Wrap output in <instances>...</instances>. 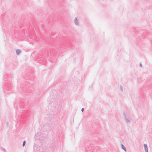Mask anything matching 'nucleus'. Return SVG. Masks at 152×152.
Masks as SVG:
<instances>
[{
	"label": "nucleus",
	"instance_id": "1",
	"mask_svg": "<svg viewBox=\"0 0 152 152\" xmlns=\"http://www.w3.org/2000/svg\"><path fill=\"white\" fill-rule=\"evenodd\" d=\"M24 85H22L21 86V88L23 91V92H26L27 93L30 92V90H31V86L30 84L27 83L25 87L23 86Z\"/></svg>",
	"mask_w": 152,
	"mask_h": 152
},
{
	"label": "nucleus",
	"instance_id": "2",
	"mask_svg": "<svg viewBox=\"0 0 152 152\" xmlns=\"http://www.w3.org/2000/svg\"><path fill=\"white\" fill-rule=\"evenodd\" d=\"M4 86H5V88L7 89H9L11 88V84H9L8 83H7L6 82L4 83Z\"/></svg>",
	"mask_w": 152,
	"mask_h": 152
},
{
	"label": "nucleus",
	"instance_id": "3",
	"mask_svg": "<svg viewBox=\"0 0 152 152\" xmlns=\"http://www.w3.org/2000/svg\"><path fill=\"white\" fill-rule=\"evenodd\" d=\"M144 148L145 151V152H148V149L147 147V145L146 144H144Z\"/></svg>",
	"mask_w": 152,
	"mask_h": 152
},
{
	"label": "nucleus",
	"instance_id": "4",
	"mask_svg": "<svg viewBox=\"0 0 152 152\" xmlns=\"http://www.w3.org/2000/svg\"><path fill=\"white\" fill-rule=\"evenodd\" d=\"M121 147L122 149L124 150L125 152L126 151V148L125 147L124 145L122 144H121Z\"/></svg>",
	"mask_w": 152,
	"mask_h": 152
},
{
	"label": "nucleus",
	"instance_id": "5",
	"mask_svg": "<svg viewBox=\"0 0 152 152\" xmlns=\"http://www.w3.org/2000/svg\"><path fill=\"white\" fill-rule=\"evenodd\" d=\"M74 22H75V24L76 25H77V26H79V24L77 22V18L76 17H75V20H74Z\"/></svg>",
	"mask_w": 152,
	"mask_h": 152
},
{
	"label": "nucleus",
	"instance_id": "6",
	"mask_svg": "<svg viewBox=\"0 0 152 152\" xmlns=\"http://www.w3.org/2000/svg\"><path fill=\"white\" fill-rule=\"evenodd\" d=\"M125 120L127 124H129L130 123V120L129 118H127L126 117V118H125Z\"/></svg>",
	"mask_w": 152,
	"mask_h": 152
},
{
	"label": "nucleus",
	"instance_id": "7",
	"mask_svg": "<svg viewBox=\"0 0 152 152\" xmlns=\"http://www.w3.org/2000/svg\"><path fill=\"white\" fill-rule=\"evenodd\" d=\"M40 134H37L36 136V138L37 139H40V137L39 136L40 135Z\"/></svg>",
	"mask_w": 152,
	"mask_h": 152
},
{
	"label": "nucleus",
	"instance_id": "8",
	"mask_svg": "<svg viewBox=\"0 0 152 152\" xmlns=\"http://www.w3.org/2000/svg\"><path fill=\"white\" fill-rule=\"evenodd\" d=\"M21 51L19 49H17L16 50V53L17 55L19 54L20 52Z\"/></svg>",
	"mask_w": 152,
	"mask_h": 152
},
{
	"label": "nucleus",
	"instance_id": "9",
	"mask_svg": "<svg viewBox=\"0 0 152 152\" xmlns=\"http://www.w3.org/2000/svg\"><path fill=\"white\" fill-rule=\"evenodd\" d=\"M1 149L2 151H4V152H6V149L4 148L3 147H1Z\"/></svg>",
	"mask_w": 152,
	"mask_h": 152
},
{
	"label": "nucleus",
	"instance_id": "10",
	"mask_svg": "<svg viewBox=\"0 0 152 152\" xmlns=\"http://www.w3.org/2000/svg\"><path fill=\"white\" fill-rule=\"evenodd\" d=\"M26 141L25 140H24L23 142V144H22V146L23 147H24L25 146V144H26Z\"/></svg>",
	"mask_w": 152,
	"mask_h": 152
},
{
	"label": "nucleus",
	"instance_id": "11",
	"mask_svg": "<svg viewBox=\"0 0 152 152\" xmlns=\"http://www.w3.org/2000/svg\"><path fill=\"white\" fill-rule=\"evenodd\" d=\"M123 115H124V118H126V115L124 112L123 113Z\"/></svg>",
	"mask_w": 152,
	"mask_h": 152
},
{
	"label": "nucleus",
	"instance_id": "12",
	"mask_svg": "<svg viewBox=\"0 0 152 152\" xmlns=\"http://www.w3.org/2000/svg\"><path fill=\"white\" fill-rule=\"evenodd\" d=\"M84 108H82L81 109V111L82 112H83L84 111Z\"/></svg>",
	"mask_w": 152,
	"mask_h": 152
},
{
	"label": "nucleus",
	"instance_id": "13",
	"mask_svg": "<svg viewBox=\"0 0 152 152\" xmlns=\"http://www.w3.org/2000/svg\"><path fill=\"white\" fill-rule=\"evenodd\" d=\"M140 67H142V64H141V63H140Z\"/></svg>",
	"mask_w": 152,
	"mask_h": 152
},
{
	"label": "nucleus",
	"instance_id": "14",
	"mask_svg": "<svg viewBox=\"0 0 152 152\" xmlns=\"http://www.w3.org/2000/svg\"><path fill=\"white\" fill-rule=\"evenodd\" d=\"M121 89L122 90V86H121Z\"/></svg>",
	"mask_w": 152,
	"mask_h": 152
}]
</instances>
